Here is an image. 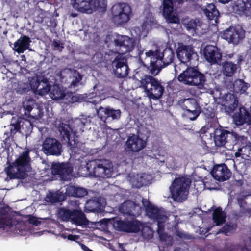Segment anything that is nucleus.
I'll use <instances>...</instances> for the list:
<instances>
[{
	"mask_svg": "<svg viewBox=\"0 0 251 251\" xmlns=\"http://www.w3.org/2000/svg\"><path fill=\"white\" fill-rule=\"evenodd\" d=\"M223 65V74L226 76H232L236 72L237 66L236 64H218Z\"/></svg>",
	"mask_w": 251,
	"mask_h": 251,
	"instance_id": "obj_38",
	"label": "nucleus"
},
{
	"mask_svg": "<svg viewBox=\"0 0 251 251\" xmlns=\"http://www.w3.org/2000/svg\"><path fill=\"white\" fill-rule=\"evenodd\" d=\"M45 200L51 203H54L59 201V197L57 194L49 192L45 198Z\"/></svg>",
	"mask_w": 251,
	"mask_h": 251,
	"instance_id": "obj_50",
	"label": "nucleus"
},
{
	"mask_svg": "<svg viewBox=\"0 0 251 251\" xmlns=\"http://www.w3.org/2000/svg\"><path fill=\"white\" fill-rule=\"evenodd\" d=\"M190 183V180L187 178H176L169 187L172 198L177 202L184 201L187 198Z\"/></svg>",
	"mask_w": 251,
	"mask_h": 251,
	"instance_id": "obj_4",
	"label": "nucleus"
},
{
	"mask_svg": "<svg viewBox=\"0 0 251 251\" xmlns=\"http://www.w3.org/2000/svg\"><path fill=\"white\" fill-rule=\"evenodd\" d=\"M222 37L228 43L234 45L238 44L244 37V31L238 26L230 27L222 34Z\"/></svg>",
	"mask_w": 251,
	"mask_h": 251,
	"instance_id": "obj_13",
	"label": "nucleus"
},
{
	"mask_svg": "<svg viewBox=\"0 0 251 251\" xmlns=\"http://www.w3.org/2000/svg\"><path fill=\"white\" fill-rule=\"evenodd\" d=\"M185 26L188 31L193 32L197 27L201 25V22L198 20H190L184 23Z\"/></svg>",
	"mask_w": 251,
	"mask_h": 251,
	"instance_id": "obj_43",
	"label": "nucleus"
},
{
	"mask_svg": "<svg viewBox=\"0 0 251 251\" xmlns=\"http://www.w3.org/2000/svg\"><path fill=\"white\" fill-rule=\"evenodd\" d=\"M203 54L206 60L209 63H218L222 57L217 48L212 45H208L205 47Z\"/></svg>",
	"mask_w": 251,
	"mask_h": 251,
	"instance_id": "obj_24",
	"label": "nucleus"
},
{
	"mask_svg": "<svg viewBox=\"0 0 251 251\" xmlns=\"http://www.w3.org/2000/svg\"><path fill=\"white\" fill-rule=\"evenodd\" d=\"M86 120H82L80 118H76L73 121L70 125L73 131V136L75 138L78 137L80 134H82L84 131V128L85 126Z\"/></svg>",
	"mask_w": 251,
	"mask_h": 251,
	"instance_id": "obj_30",
	"label": "nucleus"
},
{
	"mask_svg": "<svg viewBox=\"0 0 251 251\" xmlns=\"http://www.w3.org/2000/svg\"><path fill=\"white\" fill-rule=\"evenodd\" d=\"M201 112V108L200 105L196 107L193 109H190L185 112L186 116L192 121L195 120L199 116Z\"/></svg>",
	"mask_w": 251,
	"mask_h": 251,
	"instance_id": "obj_45",
	"label": "nucleus"
},
{
	"mask_svg": "<svg viewBox=\"0 0 251 251\" xmlns=\"http://www.w3.org/2000/svg\"><path fill=\"white\" fill-rule=\"evenodd\" d=\"M178 104L185 112L200 105L194 98L183 99L178 101Z\"/></svg>",
	"mask_w": 251,
	"mask_h": 251,
	"instance_id": "obj_32",
	"label": "nucleus"
},
{
	"mask_svg": "<svg viewBox=\"0 0 251 251\" xmlns=\"http://www.w3.org/2000/svg\"><path fill=\"white\" fill-rule=\"evenodd\" d=\"M213 178L219 181L228 180L231 176V172L225 164L215 166L211 171Z\"/></svg>",
	"mask_w": 251,
	"mask_h": 251,
	"instance_id": "obj_20",
	"label": "nucleus"
},
{
	"mask_svg": "<svg viewBox=\"0 0 251 251\" xmlns=\"http://www.w3.org/2000/svg\"><path fill=\"white\" fill-rule=\"evenodd\" d=\"M62 142L67 143L71 148L76 145L75 136H73L72 129L70 124L60 123L57 126Z\"/></svg>",
	"mask_w": 251,
	"mask_h": 251,
	"instance_id": "obj_11",
	"label": "nucleus"
},
{
	"mask_svg": "<svg viewBox=\"0 0 251 251\" xmlns=\"http://www.w3.org/2000/svg\"><path fill=\"white\" fill-rule=\"evenodd\" d=\"M159 239L161 241H165L167 239V234L164 232L158 233Z\"/></svg>",
	"mask_w": 251,
	"mask_h": 251,
	"instance_id": "obj_60",
	"label": "nucleus"
},
{
	"mask_svg": "<svg viewBox=\"0 0 251 251\" xmlns=\"http://www.w3.org/2000/svg\"><path fill=\"white\" fill-rule=\"evenodd\" d=\"M163 15L165 18L170 23H177L178 18L173 11L172 0H163Z\"/></svg>",
	"mask_w": 251,
	"mask_h": 251,
	"instance_id": "obj_25",
	"label": "nucleus"
},
{
	"mask_svg": "<svg viewBox=\"0 0 251 251\" xmlns=\"http://www.w3.org/2000/svg\"><path fill=\"white\" fill-rule=\"evenodd\" d=\"M103 210L101 199L94 198L87 201L85 206V211L101 212Z\"/></svg>",
	"mask_w": 251,
	"mask_h": 251,
	"instance_id": "obj_28",
	"label": "nucleus"
},
{
	"mask_svg": "<svg viewBox=\"0 0 251 251\" xmlns=\"http://www.w3.org/2000/svg\"><path fill=\"white\" fill-rule=\"evenodd\" d=\"M111 13L113 20L115 23H126L130 19L131 8L129 5L125 3H118L112 7Z\"/></svg>",
	"mask_w": 251,
	"mask_h": 251,
	"instance_id": "obj_9",
	"label": "nucleus"
},
{
	"mask_svg": "<svg viewBox=\"0 0 251 251\" xmlns=\"http://www.w3.org/2000/svg\"><path fill=\"white\" fill-rule=\"evenodd\" d=\"M242 213L244 214H247L250 217L251 215V208H244Z\"/></svg>",
	"mask_w": 251,
	"mask_h": 251,
	"instance_id": "obj_63",
	"label": "nucleus"
},
{
	"mask_svg": "<svg viewBox=\"0 0 251 251\" xmlns=\"http://www.w3.org/2000/svg\"><path fill=\"white\" fill-rule=\"evenodd\" d=\"M88 170L92 172L94 176L99 177H111L113 166L111 161L106 159H96L87 164Z\"/></svg>",
	"mask_w": 251,
	"mask_h": 251,
	"instance_id": "obj_6",
	"label": "nucleus"
},
{
	"mask_svg": "<svg viewBox=\"0 0 251 251\" xmlns=\"http://www.w3.org/2000/svg\"><path fill=\"white\" fill-rule=\"evenodd\" d=\"M34 104V101L30 100H28L23 103V109L25 111L24 114L26 118H30L31 117L30 112L33 109Z\"/></svg>",
	"mask_w": 251,
	"mask_h": 251,
	"instance_id": "obj_44",
	"label": "nucleus"
},
{
	"mask_svg": "<svg viewBox=\"0 0 251 251\" xmlns=\"http://www.w3.org/2000/svg\"><path fill=\"white\" fill-rule=\"evenodd\" d=\"M105 42L108 44L109 47L115 46L118 52L110 50L108 52L105 53L104 60L106 62L112 61V63H126L128 55L126 54L132 50L134 40L127 36L114 33L108 35Z\"/></svg>",
	"mask_w": 251,
	"mask_h": 251,
	"instance_id": "obj_1",
	"label": "nucleus"
},
{
	"mask_svg": "<svg viewBox=\"0 0 251 251\" xmlns=\"http://www.w3.org/2000/svg\"><path fill=\"white\" fill-rule=\"evenodd\" d=\"M83 98L81 95L71 92H66L64 99L66 100L67 102L74 103L76 102H81L83 100Z\"/></svg>",
	"mask_w": 251,
	"mask_h": 251,
	"instance_id": "obj_40",
	"label": "nucleus"
},
{
	"mask_svg": "<svg viewBox=\"0 0 251 251\" xmlns=\"http://www.w3.org/2000/svg\"><path fill=\"white\" fill-rule=\"evenodd\" d=\"M31 42L29 37L21 36L14 43L13 50L19 53H23L29 48Z\"/></svg>",
	"mask_w": 251,
	"mask_h": 251,
	"instance_id": "obj_26",
	"label": "nucleus"
},
{
	"mask_svg": "<svg viewBox=\"0 0 251 251\" xmlns=\"http://www.w3.org/2000/svg\"><path fill=\"white\" fill-rule=\"evenodd\" d=\"M28 221L30 224H32L36 226H37L39 223L38 221L37 220V219L33 216L30 217Z\"/></svg>",
	"mask_w": 251,
	"mask_h": 251,
	"instance_id": "obj_61",
	"label": "nucleus"
},
{
	"mask_svg": "<svg viewBox=\"0 0 251 251\" xmlns=\"http://www.w3.org/2000/svg\"><path fill=\"white\" fill-rule=\"evenodd\" d=\"M129 70L128 64H116L114 72L117 77L125 78L128 75Z\"/></svg>",
	"mask_w": 251,
	"mask_h": 251,
	"instance_id": "obj_35",
	"label": "nucleus"
},
{
	"mask_svg": "<svg viewBox=\"0 0 251 251\" xmlns=\"http://www.w3.org/2000/svg\"><path fill=\"white\" fill-rule=\"evenodd\" d=\"M234 10L239 15H248V10L246 8L245 3L241 0H238L234 7Z\"/></svg>",
	"mask_w": 251,
	"mask_h": 251,
	"instance_id": "obj_42",
	"label": "nucleus"
},
{
	"mask_svg": "<svg viewBox=\"0 0 251 251\" xmlns=\"http://www.w3.org/2000/svg\"><path fill=\"white\" fill-rule=\"evenodd\" d=\"M167 219H163V220H158L157 222V233L164 232V223L166 222Z\"/></svg>",
	"mask_w": 251,
	"mask_h": 251,
	"instance_id": "obj_53",
	"label": "nucleus"
},
{
	"mask_svg": "<svg viewBox=\"0 0 251 251\" xmlns=\"http://www.w3.org/2000/svg\"><path fill=\"white\" fill-rule=\"evenodd\" d=\"M76 187L74 186H69L66 188V194L68 196L75 197V195Z\"/></svg>",
	"mask_w": 251,
	"mask_h": 251,
	"instance_id": "obj_54",
	"label": "nucleus"
},
{
	"mask_svg": "<svg viewBox=\"0 0 251 251\" xmlns=\"http://www.w3.org/2000/svg\"><path fill=\"white\" fill-rule=\"evenodd\" d=\"M53 46L54 49L58 50L59 51L61 50L62 46L59 42L57 41H54L53 43Z\"/></svg>",
	"mask_w": 251,
	"mask_h": 251,
	"instance_id": "obj_59",
	"label": "nucleus"
},
{
	"mask_svg": "<svg viewBox=\"0 0 251 251\" xmlns=\"http://www.w3.org/2000/svg\"><path fill=\"white\" fill-rule=\"evenodd\" d=\"M121 113L120 110H115L110 106L103 107L100 106L97 109L98 117L104 122H106V121L109 119L112 120L119 119L120 118Z\"/></svg>",
	"mask_w": 251,
	"mask_h": 251,
	"instance_id": "obj_19",
	"label": "nucleus"
},
{
	"mask_svg": "<svg viewBox=\"0 0 251 251\" xmlns=\"http://www.w3.org/2000/svg\"><path fill=\"white\" fill-rule=\"evenodd\" d=\"M49 92L50 98L56 100L63 99L65 98L66 94V89H64L63 87H61L56 84L51 86L49 82L44 88L39 89L40 95H44Z\"/></svg>",
	"mask_w": 251,
	"mask_h": 251,
	"instance_id": "obj_12",
	"label": "nucleus"
},
{
	"mask_svg": "<svg viewBox=\"0 0 251 251\" xmlns=\"http://www.w3.org/2000/svg\"><path fill=\"white\" fill-rule=\"evenodd\" d=\"M30 87L27 83H21L18 84L16 88V92L19 94L26 93L30 90Z\"/></svg>",
	"mask_w": 251,
	"mask_h": 251,
	"instance_id": "obj_48",
	"label": "nucleus"
},
{
	"mask_svg": "<svg viewBox=\"0 0 251 251\" xmlns=\"http://www.w3.org/2000/svg\"><path fill=\"white\" fill-rule=\"evenodd\" d=\"M170 62L169 63H172L173 61V57H174V54H173V53L171 52V51H170ZM167 63H169L168 62Z\"/></svg>",
	"mask_w": 251,
	"mask_h": 251,
	"instance_id": "obj_64",
	"label": "nucleus"
},
{
	"mask_svg": "<svg viewBox=\"0 0 251 251\" xmlns=\"http://www.w3.org/2000/svg\"><path fill=\"white\" fill-rule=\"evenodd\" d=\"M82 79V75L78 72H75L73 76V79L69 86L70 88H75L80 84Z\"/></svg>",
	"mask_w": 251,
	"mask_h": 251,
	"instance_id": "obj_46",
	"label": "nucleus"
},
{
	"mask_svg": "<svg viewBox=\"0 0 251 251\" xmlns=\"http://www.w3.org/2000/svg\"><path fill=\"white\" fill-rule=\"evenodd\" d=\"M237 227L236 223L231 222L226 223L219 230L220 233H222L226 236L234 233Z\"/></svg>",
	"mask_w": 251,
	"mask_h": 251,
	"instance_id": "obj_39",
	"label": "nucleus"
},
{
	"mask_svg": "<svg viewBox=\"0 0 251 251\" xmlns=\"http://www.w3.org/2000/svg\"><path fill=\"white\" fill-rule=\"evenodd\" d=\"M119 211L124 215L136 217L141 214L142 208L131 200H126L119 206Z\"/></svg>",
	"mask_w": 251,
	"mask_h": 251,
	"instance_id": "obj_16",
	"label": "nucleus"
},
{
	"mask_svg": "<svg viewBox=\"0 0 251 251\" xmlns=\"http://www.w3.org/2000/svg\"><path fill=\"white\" fill-rule=\"evenodd\" d=\"M62 146L57 139L47 137L42 144V151L47 155L59 156L62 151Z\"/></svg>",
	"mask_w": 251,
	"mask_h": 251,
	"instance_id": "obj_10",
	"label": "nucleus"
},
{
	"mask_svg": "<svg viewBox=\"0 0 251 251\" xmlns=\"http://www.w3.org/2000/svg\"><path fill=\"white\" fill-rule=\"evenodd\" d=\"M73 7L80 12L91 14L97 10L104 11L107 7L106 0H71Z\"/></svg>",
	"mask_w": 251,
	"mask_h": 251,
	"instance_id": "obj_5",
	"label": "nucleus"
},
{
	"mask_svg": "<svg viewBox=\"0 0 251 251\" xmlns=\"http://www.w3.org/2000/svg\"><path fill=\"white\" fill-rule=\"evenodd\" d=\"M176 235L177 236L180 238H185L186 239L187 238V235L186 233L184 232L180 231H176Z\"/></svg>",
	"mask_w": 251,
	"mask_h": 251,
	"instance_id": "obj_62",
	"label": "nucleus"
},
{
	"mask_svg": "<svg viewBox=\"0 0 251 251\" xmlns=\"http://www.w3.org/2000/svg\"><path fill=\"white\" fill-rule=\"evenodd\" d=\"M201 9L206 17L210 20L217 18L219 15V12L213 3L208 4L206 6L202 5Z\"/></svg>",
	"mask_w": 251,
	"mask_h": 251,
	"instance_id": "obj_34",
	"label": "nucleus"
},
{
	"mask_svg": "<svg viewBox=\"0 0 251 251\" xmlns=\"http://www.w3.org/2000/svg\"><path fill=\"white\" fill-rule=\"evenodd\" d=\"M51 172L53 175H59L64 180L68 179V177L73 171V168L68 164L55 163L52 165Z\"/></svg>",
	"mask_w": 251,
	"mask_h": 251,
	"instance_id": "obj_22",
	"label": "nucleus"
},
{
	"mask_svg": "<svg viewBox=\"0 0 251 251\" xmlns=\"http://www.w3.org/2000/svg\"><path fill=\"white\" fill-rule=\"evenodd\" d=\"M177 57L181 63L198 60V55L191 46L180 45L177 50Z\"/></svg>",
	"mask_w": 251,
	"mask_h": 251,
	"instance_id": "obj_18",
	"label": "nucleus"
},
{
	"mask_svg": "<svg viewBox=\"0 0 251 251\" xmlns=\"http://www.w3.org/2000/svg\"><path fill=\"white\" fill-rule=\"evenodd\" d=\"M146 146V141L138 135L133 134L128 137L125 145V149L128 152H139Z\"/></svg>",
	"mask_w": 251,
	"mask_h": 251,
	"instance_id": "obj_14",
	"label": "nucleus"
},
{
	"mask_svg": "<svg viewBox=\"0 0 251 251\" xmlns=\"http://www.w3.org/2000/svg\"><path fill=\"white\" fill-rule=\"evenodd\" d=\"M246 137L244 136H239L235 132H230L222 128H216L214 133V140L215 145L217 147H223L226 143H230L232 145L239 143V141H244Z\"/></svg>",
	"mask_w": 251,
	"mask_h": 251,
	"instance_id": "obj_7",
	"label": "nucleus"
},
{
	"mask_svg": "<svg viewBox=\"0 0 251 251\" xmlns=\"http://www.w3.org/2000/svg\"><path fill=\"white\" fill-rule=\"evenodd\" d=\"M140 222L137 220H117L114 223L115 228L119 231L126 233H137L140 231Z\"/></svg>",
	"mask_w": 251,
	"mask_h": 251,
	"instance_id": "obj_15",
	"label": "nucleus"
},
{
	"mask_svg": "<svg viewBox=\"0 0 251 251\" xmlns=\"http://www.w3.org/2000/svg\"><path fill=\"white\" fill-rule=\"evenodd\" d=\"M150 70L151 74L154 75H157L162 68H165L170 64H163L161 67H159L157 66V64H150Z\"/></svg>",
	"mask_w": 251,
	"mask_h": 251,
	"instance_id": "obj_49",
	"label": "nucleus"
},
{
	"mask_svg": "<svg viewBox=\"0 0 251 251\" xmlns=\"http://www.w3.org/2000/svg\"><path fill=\"white\" fill-rule=\"evenodd\" d=\"M239 104L238 99L234 94H230L226 98L224 104L225 109L228 112H232L237 107Z\"/></svg>",
	"mask_w": 251,
	"mask_h": 251,
	"instance_id": "obj_31",
	"label": "nucleus"
},
{
	"mask_svg": "<svg viewBox=\"0 0 251 251\" xmlns=\"http://www.w3.org/2000/svg\"><path fill=\"white\" fill-rule=\"evenodd\" d=\"M73 210L65 208H60L57 212L58 217L62 221H70L72 216Z\"/></svg>",
	"mask_w": 251,
	"mask_h": 251,
	"instance_id": "obj_37",
	"label": "nucleus"
},
{
	"mask_svg": "<svg viewBox=\"0 0 251 251\" xmlns=\"http://www.w3.org/2000/svg\"><path fill=\"white\" fill-rule=\"evenodd\" d=\"M140 82L141 87L146 92L150 98L157 100L162 97L164 88L156 78L145 75L141 78Z\"/></svg>",
	"mask_w": 251,
	"mask_h": 251,
	"instance_id": "obj_3",
	"label": "nucleus"
},
{
	"mask_svg": "<svg viewBox=\"0 0 251 251\" xmlns=\"http://www.w3.org/2000/svg\"><path fill=\"white\" fill-rule=\"evenodd\" d=\"M154 25V19L151 15H149V17L147 18L146 21H145L142 25V28L144 30L147 32Z\"/></svg>",
	"mask_w": 251,
	"mask_h": 251,
	"instance_id": "obj_47",
	"label": "nucleus"
},
{
	"mask_svg": "<svg viewBox=\"0 0 251 251\" xmlns=\"http://www.w3.org/2000/svg\"><path fill=\"white\" fill-rule=\"evenodd\" d=\"M29 86L31 90L36 92L38 90L39 94V89L44 88L45 85L49 82L48 79L43 76H36L29 78Z\"/></svg>",
	"mask_w": 251,
	"mask_h": 251,
	"instance_id": "obj_27",
	"label": "nucleus"
},
{
	"mask_svg": "<svg viewBox=\"0 0 251 251\" xmlns=\"http://www.w3.org/2000/svg\"><path fill=\"white\" fill-rule=\"evenodd\" d=\"M25 122V125L27 124L29 126H31L30 122L24 118H18L15 123H12L9 126L10 131L4 133V135L6 136L5 141V143L10 141V139H13L14 135L18 132L22 128H24V125Z\"/></svg>",
	"mask_w": 251,
	"mask_h": 251,
	"instance_id": "obj_21",
	"label": "nucleus"
},
{
	"mask_svg": "<svg viewBox=\"0 0 251 251\" xmlns=\"http://www.w3.org/2000/svg\"><path fill=\"white\" fill-rule=\"evenodd\" d=\"M238 203L241 208L242 213L243 211V208H246L247 206V202L243 198H238L237 200Z\"/></svg>",
	"mask_w": 251,
	"mask_h": 251,
	"instance_id": "obj_56",
	"label": "nucleus"
},
{
	"mask_svg": "<svg viewBox=\"0 0 251 251\" xmlns=\"http://www.w3.org/2000/svg\"><path fill=\"white\" fill-rule=\"evenodd\" d=\"M202 111L204 115L207 119H212L215 116L214 110L211 106L204 107Z\"/></svg>",
	"mask_w": 251,
	"mask_h": 251,
	"instance_id": "obj_51",
	"label": "nucleus"
},
{
	"mask_svg": "<svg viewBox=\"0 0 251 251\" xmlns=\"http://www.w3.org/2000/svg\"><path fill=\"white\" fill-rule=\"evenodd\" d=\"M146 56L151 57V63H155L158 60H161L162 54L160 52L157 47H155L154 50H151L146 53Z\"/></svg>",
	"mask_w": 251,
	"mask_h": 251,
	"instance_id": "obj_41",
	"label": "nucleus"
},
{
	"mask_svg": "<svg viewBox=\"0 0 251 251\" xmlns=\"http://www.w3.org/2000/svg\"><path fill=\"white\" fill-rule=\"evenodd\" d=\"M233 119L237 125H243L244 124H251V116L249 111L243 106L240 107L239 110L233 114Z\"/></svg>",
	"mask_w": 251,
	"mask_h": 251,
	"instance_id": "obj_23",
	"label": "nucleus"
},
{
	"mask_svg": "<svg viewBox=\"0 0 251 251\" xmlns=\"http://www.w3.org/2000/svg\"><path fill=\"white\" fill-rule=\"evenodd\" d=\"M249 85L242 79H236L233 84V90L235 93L243 94L246 92Z\"/></svg>",
	"mask_w": 251,
	"mask_h": 251,
	"instance_id": "obj_36",
	"label": "nucleus"
},
{
	"mask_svg": "<svg viewBox=\"0 0 251 251\" xmlns=\"http://www.w3.org/2000/svg\"><path fill=\"white\" fill-rule=\"evenodd\" d=\"M79 238V236L76 235L69 234L67 235V238L70 241H76Z\"/></svg>",
	"mask_w": 251,
	"mask_h": 251,
	"instance_id": "obj_58",
	"label": "nucleus"
},
{
	"mask_svg": "<svg viewBox=\"0 0 251 251\" xmlns=\"http://www.w3.org/2000/svg\"><path fill=\"white\" fill-rule=\"evenodd\" d=\"M12 225L11 222L7 220L5 218L0 219V227L5 228L6 226H11Z\"/></svg>",
	"mask_w": 251,
	"mask_h": 251,
	"instance_id": "obj_55",
	"label": "nucleus"
},
{
	"mask_svg": "<svg viewBox=\"0 0 251 251\" xmlns=\"http://www.w3.org/2000/svg\"><path fill=\"white\" fill-rule=\"evenodd\" d=\"M70 222L77 226H87L89 223L84 213L78 210H73Z\"/></svg>",
	"mask_w": 251,
	"mask_h": 251,
	"instance_id": "obj_29",
	"label": "nucleus"
},
{
	"mask_svg": "<svg viewBox=\"0 0 251 251\" xmlns=\"http://www.w3.org/2000/svg\"><path fill=\"white\" fill-rule=\"evenodd\" d=\"M142 203L145 208L147 215L150 218L156 221L167 219L165 211L151 204L149 200L143 199Z\"/></svg>",
	"mask_w": 251,
	"mask_h": 251,
	"instance_id": "obj_17",
	"label": "nucleus"
},
{
	"mask_svg": "<svg viewBox=\"0 0 251 251\" xmlns=\"http://www.w3.org/2000/svg\"><path fill=\"white\" fill-rule=\"evenodd\" d=\"M246 140H247V139L244 141H242L241 142L239 141V144L241 143V146H242V147L239 148L238 150V151L235 153V155L236 157H240L241 156V152L242 151V149L246 146V144L244 143V141L245 142H246Z\"/></svg>",
	"mask_w": 251,
	"mask_h": 251,
	"instance_id": "obj_57",
	"label": "nucleus"
},
{
	"mask_svg": "<svg viewBox=\"0 0 251 251\" xmlns=\"http://www.w3.org/2000/svg\"><path fill=\"white\" fill-rule=\"evenodd\" d=\"M88 192L86 189L76 187L75 195V197L81 198L86 196Z\"/></svg>",
	"mask_w": 251,
	"mask_h": 251,
	"instance_id": "obj_52",
	"label": "nucleus"
},
{
	"mask_svg": "<svg viewBox=\"0 0 251 251\" xmlns=\"http://www.w3.org/2000/svg\"><path fill=\"white\" fill-rule=\"evenodd\" d=\"M226 215L221 207L216 208L213 212L212 219L216 226H219L226 221Z\"/></svg>",
	"mask_w": 251,
	"mask_h": 251,
	"instance_id": "obj_33",
	"label": "nucleus"
},
{
	"mask_svg": "<svg viewBox=\"0 0 251 251\" xmlns=\"http://www.w3.org/2000/svg\"><path fill=\"white\" fill-rule=\"evenodd\" d=\"M178 79L180 82L190 86H198L205 81L204 75L192 67H187L178 75Z\"/></svg>",
	"mask_w": 251,
	"mask_h": 251,
	"instance_id": "obj_8",
	"label": "nucleus"
},
{
	"mask_svg": "<svg viewBox=\"0 0 251 251\" xmlns=\"http://www.w3.org/2000/svg\"><path fill=\"white\" fill-rule=\"evenodd\" d=\"M30 151L28 149H26L19 154L13 162L7 161L9 165L4 171L10 179H24L27 177L28 172L31 169Z\"/></svg>",
	"mask_w": 251,
	"mask_h": 251,
	"instance_id": "obj_2",
	"label": "nucleus"
}]
</instances>
